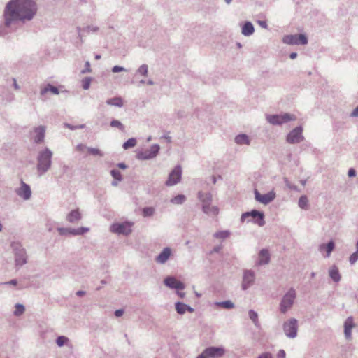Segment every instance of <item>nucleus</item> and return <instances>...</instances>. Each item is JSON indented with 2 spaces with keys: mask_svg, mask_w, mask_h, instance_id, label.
Returning <instances> with one entry per match:
<instances>
[{
  "mask_svg": "<svg viewBox=\"0 0 358 358\" xmlns=\"http://www.w3.org/2000/svg\"><path fill=\"white\" fill-rule=\"evenodd\" d=\"M276 196L274 191H271L265 194H261L257 189L255 190V198L261 203L267 205L273 201Z\"/></svg>",
  "mask_w": 358,
  "mask_h": 358,
  "instance_id": "17",
  "label": "nucleus"
},
{
  "mask_svg": "<svg viewBox=\"0 0 358 358\" xmlns=\"http://www.w3.org/2000/svg\"><path fill=\"white\" fill-rule=\"evenodd\" d=\"M69 341V338L64 336H59L56 339V343L59 347H62Z\"/></svg>",
  "mask_w": 358,
  "mask_h": 358,
  "instance_id": "43",
  "label": "nucleus"
},
{
  "mask_svg": "<svg viewBox=\"0 0 358 358\" xmlns=\"http://www.w3.org/2000/svg\"><path fill=\"white\" fill-rule=\"evenodd\" d=\"M255 273L251 269H245L243 271V280L241 282V289L244 291L249 289L255 283Z\"/></svg>",
  "mask_w": 358,
  "mask_h": 358,
  "instance_id": "10",
  "label": "nucleus"
},
{
  "mask_svg": "<svg viewBox=\"0 0 358 358\" xmlns=\"http://www.w3.org/2000/svg\"><path fill=\"white\" fill-rule=\"evenodd\" d=\"M283 331L289 338H295L298 332V321L295 318H291L282 324Z\"/></svg>",
  "mask_w": 358,
  "mask_h": 358,
  "instance_id": "7",
  "label": "nucleus"
},
{
  "mask_svg": "<svg viewBox=\"0 0 358 358\" xmlns=\"http://www.w3.org/2000/svg\"><path fill=\"white\" fill-rule=\"evenodd\" d=\"M285 351L284 350H280L277 354L278 358H285Z\"/></svg>",
  "mask_w": 358,
  "mask_h": 358,
  "instance_id": "55",
  "label": "nucleus"
},
{
  "mask_svg": "<svg viewBox=\"0 0 358 358\" xmlns=\"http://www.w3.org/2000/svg\"><path fill=\"white\" fill-rule=\"evenodd\" d=\"M92 71V69L90 68V63L89 61L85 62V69L81 71V73L83 74L90 73Z\"/></svg>",
  "mask_w": 358,
  "mask_h": 358,
  "instance_id": "50",
  "label": "nucleus"
},
{
  "mask_svg": "<svg viewBox=\"0 0 358 358\" xmlns=\"http://www.w3.org/2000/svg\"><path fill=\"white\" fill-rule=\"evenodd\" d=\"M52 152L48 148H45L38 152L36 165L38 176H42L50 169L52 164Z\"/></svg>",
  "mask_w": 358,
  "mask_h": 358,
  "instance_id": "2",
  "label": "nucleus"
},
{
  "mask_svg": "<svg viewBox=\"0 0 358 358\" xmlns=\"http://www.w3.org/2000/svg\"><path fill=\"white\" fill-rule=\"evenodd\" d=\"M335 248V243L334 241L331 240L327 244H321L319 246L320 251L325 250L327 251V257H329Z\"/></svg>",
  "mask_w": 358,
  "mask_h": 358,
  "instance_id": "28",
  "label": "nucleus"
},
{
  "mask_svg": "<svg viewBox=\"0 0 358 358\" xmlns=\"http://www.w3.org/2000/svg\"><path fill=\"white\" fill-rule=\"evenodd\" d=\"M298 205L302 209H307L308 206V197L305 195L301 196L299 199Z\"/></svg>",
  "mask_w": 358,
  "mask_h": 358,
  "instance_id": "36",
  "label": "nucleus"
},
{
  "mask_svg": "<svg viewBox=\"0 0 358 358\" xmlns=\"http://www.w3.org/2000/svg\"><path fill=\"white\" fill-rule=\"evenodd\" d=\"M266 120L273 125H281L290 121L296 120V117L294 115L289 113L267 115Z\"/></svg>",
  "mask_w": 358,
  "mask_h": 358,
  "instance_id": "6",
  "label": "nucleus"
},
{
  "mask_svg": "<svg viewBox=\"0 0 358 358\" xmlns=\"http://www.w3.org/2000/svg\"><path fill=\"white\" fill-rule=\"evenodd\" d=\"M11 248L14 252L15 264L17 267H21L27 262V255L25 249L20 243H13Z\"/></svg>",
  "mask_w": 358,
  "mask_h": 358,
  "instance_id": "3",
  "label": "nucleus"
},
{
  "mask_svg": "<svg viewBox=\"0 0 358 358\" xmlns=\"http://www.w3.org/2000/svg\"><path fill=\"white\" fill-rule=\"evenodd\" d=\"M215 306L222 307L225 309H231L234 307V303L231 301H224L220 302H215Z\"/></svg>",
  "mask_w": 358,
  "mask_h": 358,
  "instance_id": "33",
  "label": "nucleus"
},
{
  "mask_svg": "<svg viewBox=\"0 0 358 358\" xmlns=\"http://www.w3.org/2000/svg\"><path fill=\"white\" fill-rule=\"evenodd\" d=\"M164 285L171 288L177 290H182L185 288V284L178 280L174 277L168 276L164 280Z\"/></svg>",
  "mask_w": 358,
  "mask_h": 358,
  "instance_id": "18",
  "label": "nucleus"
},
{
  "mask_svg": "<svg viewBox=\"0 0 358 358\" xmlns=\"http://www.w3.org/2000/svg\"><path fill=\"white\" fill-rule=\"evenodd\" d=\"M110 174L115 180H117L118 181H121L122 180L120 171L117 169H112L110 171Z\"/></svg>",
  "mask_w": 358,
  "mask_h": 358,
  "instance_id": "44",
  "label": "nucleus"
},
{
  "mask_svg": "<svg viewBox=\"0 0 358 358\" xmlns=\"http://www.w3.org/2000/svg\"><path fill=\"white\" fill-rule=\"evenodd\" d=\"M137 73L146 76L148 72V66L147 64L141 65L136 71Z\"/></svg>",
  "mask_w": 358,
  "mask_h": 358,
  "instance_id": "42",
  "label": "nucleus"
},
{
  "mask_svg": "<svg viewBox=\"0 0 358 358\" xmlns=\"http://www.w3.org/2000/svg\"><path fill=\"white\" fill-rule=\"evenodd\" d=\"M357 174V172L355 171V169H354L353 168H350L349 170H348V175L349 177H355Z\"/></svg>",
  "mask_w": 358,
  "mask_h": 358,
  "instance_id": "54",
  "label": "nucleus"
},
{
  "mask_svg": "<svg viewBox=\"0 0 358 358\" xmlns=\"http://www.w3.org/2000/svg\"><path fill=\"white\" fill-rule=\"evenodd\" d=\"M225 353L226 350L222 346H210L204 349L197 358H222Z\"/></svg>",
  "mask_w": 358,
  "mask_h": 358,
  "instance_id": "5",
  "label": "nucleus"
},
{
  "mask_svg": "<svg viewBox=\"0 0 358 358\" xmlns=\"http://www.w3.org/2000/svg\"><path fill=\"white\" fill-rule=\"evenodd\" d=\"M25 310V308L22 304L17 303L15 305V310L14 311V315L15 316H20L24 313Z\"/></svg>",
  "mask_w": 358,
  "mask_h": 358,
  "instance_id": "41",
  "label": "nucleus"
},
{
  "mask_svg": "<svg viewBox=\"0 0 358 358\" xmlns=\"http://www.w3.org/2000/svg\"><path fill=\"white\" fill-rule=\"evenodd\" d=\"M186 200V197L183 194H178L171 199V202L173 204H182Z\"/></svg>",
  "mask_w": 358,
  "mask_h": 358,
  "instance_id": "35",
  "label": "nucleus"
},
{
  "mask_svg": "<svg viewBox=\"0 0 358 358\" xmlns=\"http://www.w3.org/2000/svg\"><path fill=\"white\" fill-rule=\"evenodd\" d=\"M271 260V255L268 250L262 249L258 254L257 260L255 263L256 266H262L269 264Z\"/></svg>",
  "mask_w": 358,
  "mask_h": 358,
  "instance_id": "19",
  "label": "nucleus"
},
{
  "mask_svg": "<svg viewBox=\"0 0 358 358\" xmlns=\"http://www.w3.org/2000/svg\"><path fill=\"white\" fill-rule=\"evenodd\" d=\"M87 147L86 145H83V144H81V143H80V144L77 145V146H76V150H78V151H83V149H87Z\"/></svg>",
  "mask_w": 358,
  "mask_h": 358,
  "instance_id": "58",
  "label": "nucleus"
},
{
  "mask_svg": "<svg viewBox=\"0 0 358 358\" xmlns=\"http://www.w3.org/2000/svg\"><path fill=\"white\" fill-rule=\"evenodd\" d=\"M121 71H127V69L122 66H114L113 68H112V72L113 73H118V72H121Z\"/></svg>",
  "mask_w": 358,
  "mask_h": 358,
  "instance_id": "51",
  "label": "nucleus"
},
{
  "mask_svg": "<svg viewBox=\"0 0 358 358\" xmlns=\"http://www.w3.org/2000/svg\"><path fill=\"white\" fill-rule=\"evenodd\" d=\"M220 249H221V247H220V246H216V247H215V248H213V251H212V252H220Z\"/></svg>",
  "mask_w": 358,
  "mask_h": 358,
  "instance_id": "64",
  "label": "nucleus"
},
{
  "mask_svg": "<svg viewBox=\"0 0 358 358\" xmlns=\"http://www.w3.org/2000/svg\"><path fill=\"white\" fill-rule=\"evenodd\" d=\"M155 210L152 207H145L143 209V215L144 217H150L154 214Z\"/></svg>",
  "mask_w": 358,
  "mask_h": 358,
  "instance_id": "45",
  "label": "nucleus"
},
{
  "mask_svg": "<svg viewBox=\"0 0 358 358\" xmlns=\"http://www.w3.org/2000/svg\"><path fill=\"white\" fill-rule=\"evenodd\" d=\"M171 253H172L171 249L169 247H166L155 257V260L157 264H164L170 258Z\"/></svg>",
  "mask_w": 358,
  "mask_h": 358,
  "instance_id": "20",
  "label": "nucleus"
},
{
  "mask_svg": "<svg viewBox=\"0 0 358 358\" xmlns=\"http://www.w3.org/2000/svg\"><path fill=\"white\" fill-rule=\"evenodd\" d=\"M117 167H119L120 169H125L127 168V166L123 162L118 163L117 164Z\"/></svg>",
  "mask_w": 358,
  "mask_h": 358,
  "instance_id": "60",
  "label": "nucleus"
},
{
  "mask_svg": "<svg viewBox=\"0 0 358 358\" xmlns=\"http://www.w3.org/2000/svg\"><path fill=\"white\" fill-rule=\"evenodd\" d=\"M59 234L61 236H66V235H73V236H79L83 235L86 232L90 231L88 227H82L78 229H71V228H63L59 227L57 229Z\"/></svg>",
  "mask_w": 358,
  "mask_h": 358,
  "instance_id": "15",
  "label": "nucleus"
},
{
  "mask_svg": "<svg viewBox=\"0 0 358 358\" xmlns=\"http://www.w3.org/2000/svg\"><path fill=\"white\" fill-rule=\"evenodd\" d=\"M83 31L86 32L87 34H89L91 31L96 33L99 30V28L97 26L91 25V26H87V27L83 28Z\"/></svg>",
  "mask_w": 358,
  "mask_h": 358,
  "instance_id": "47",
  "label": "nucleus"
},
{
  "mask_svg": "<svg viewBox=\"0 0 358 358\" xmlns=\"http://www.w3.org/2000/svg\"><path fill=\"white\" fill-rule=\"evenodd\" d=\"M186 311H188L192 313L194 311V309L192 307L189 306V305L186 304Z\"/></svg>",
  "mask_w": 358,
  "mask_h": 358,
  "instance_id": "61",
  "label": "nucleus"
},
{
  "mask_svg": "<svg viewBox=\"0 0 358 358\" xmlns=\"http://www.w3.org/2000/svg\"><path fill=\"white\" fill-rule=\"evenodd\" d=\"M257 358H273L271 353L269 352H266L260 354Z\"/></svg>",
  "mask_w": 358,
  "mask_h": 358,
  "instance_id": "52",
  "label": "nucleus"
},
{
  "mask_svg": "<svg viewBox=\"0 0 358 358\" xmlns=\"http://www.w3.org/2000/svg\"><path fill=\"white\" fill-rule=\"evenodd\" d=\"M48 92H50L54 94H59L58 88L51 84H48L43 89L41 90V95H44Z\"/></svg>",
  "mask_w": 358,
  "mask_h": 358,
  "instance_id": "31",
  "label": "nucleus"
},
{
  "mask_svg": "<svg viewBox=\"0 0 358 358\" xmlns=\"http://www.w3.org/2000/svg\"><path fill=\"white\" fill-rule=\"evenodd\" d=\"M197 198L201 202V206L208 205L213 201V195L210 192L199 191L197 193Z\"/></svg>",
  "mask_w": 358,
  "mask_h": 358,
  "instance_id": "22",
  "label": "nucleus"
},
{
  "mask_svg": "<svg viewBox=\"0 0 358 358\" xmlns=\"http://www.w3.org/2000/svg\"><path fill=\"white\" fill-rule=\"evenodd\" d=\"M2 285H17V280L16 279H13L10 281L5 282L1 283Z\"/></svg>",
  "mask_w": 358,
  "mask_h": 358,
  "instance_id": "53",
  "label": "nucleus"
},
{
  "mask_svg": "<svg viewBox=\"0 0 358 358\" xmlns=\"http://www.w3.org/2000/svg\"><path fill=\"white\" fill-rule=\"evenodd\" d=\"M136 145V139L134 138H129L126 142L123 143V148L127 150L131 148H134Z\"/></svg>",
  "mask_w": 358,
  "mask_h": 358,
  "instance_id": "37",
  "label": "nucleus"
},
{
  "mask_svg": "<svg viewBox=\"0 0 358 358\" xmlns=\"http://www.w3.org/2000/svg\"><path fill=\"white\" fill-rule=\"evenodd\" d=\"M259 24L262 27V28H264V29H266L267 28V23L266 21H259L258 22Z\"/></svg>",
  "mask_w": 358,
  "mask_h": 358,
  "instance_id": "59",
  "label": "nucleus"
},
{
  "mask_svg": "<svg viewBox=\"0 0 358 358\" xmlns=\"http://www.w3.org/2000/svg\"><path fill=\"white\" fill-rule=\"evenodd\" d=\"M282 42L288 45H306L308 38L304 34H289L282 38Z\"/></svg>",
  "mask_w": 358,
  "mask_h": 358,
  "instance_id": "8",
  "label": "nucleus"
},
{
  "mask_svg": "<svg viewBox=\"0 0 358 358\" xmlns=\"http://www.w3.org/2000/svg\"><path fill=\"white\" fill-rule=\"evenodd\" d=\"M355 327L353 317H348L344 322V335L346 339L351 338L352 329Z\"/></svg>",
  "mask_w": 358,
  "mask_h": 358,
  "instance_id": "21",
  "label": "nucleus"
},
{
  "mask_svg": "<svg viewBox=\"0 0 358 358\" xmlns=\"http://www.w3.org/2000/svg\"><path fill=\"white\" fill-rule=\"evenodd\" d=\"M175 308L179 315H183L186 312V304L182 302L178 301L175 303Z\"/></svg>",
  "mask_w": 358,
  "mask_h": 358,
  "instance_id": "34",
  "label": "nucleus"
},
{
  "mask_svg": "<svg viewBox=\"0 0 358 358\" xmlns=\"http://www.w3.org/2000/svg\"><path fill=\"white\" fill-rule=\"evenodd\" d=\"M36 136L34 138V141L36 143H41L43 142L45 134V127L44 126H39L34 128Z\"/></svg>",
  "mask_w": 358,
  "mask_h": 358,
  "instance_id": "23",
  "label": "nucleus"
},
{
  "mask_svg": "<svg viewBox=\"0 0 358 358\" xmlns=\"http://www.w3.org/2000/svg\"><path fill=\"white\" fill-rule=\"evenodd\" d=\"M230 235V232L227 230H225V231H217L216 233L214 234L213 236L216 238H219V239H225L227 238H228Z\"/></svg>",
  "mask_w": 358,
  "mask_h": 358,
  "instance_id": "38",
  "label": "nucleus"
},
{
  "mask_svg": "<svg viewBox=\"0 0 358 358\" xmlns=\"http://www.w3.org/2000/svg\"><path fill=\"white\" fill-rule=\"evenodd\" d=\"M350 117H358V106L350 113Z\"/></svg>",
  "mask_w": 358,
  "mask_h": 358,
  "instance_id": "56",
  "label": "nucleus"
},
{
  "mask_svg": "<svg viewBox=\"0 0 358 358\" xmlns=\"http://www.w3.org/2000/svg\"><path fill=\"white\" fill-rule=\"evenodd\" d=\"M37 12V6L33 0H10L5 6L3 12L4 28L0 30V36H5L10 30H16L20 24L31 21Z\"/></svg>",
  "mask_w": 358,
  "mask_h": 358,
  "instance_id": "1",
  "label": "nucleus"
},
{
  "mask_svg": "<svg viewBox=\"0 0 358 358\" xmlns=\"http://www.w3.org/2000/svg\"><path fill=\"white\" fill-rule=\"evenodd\" d=\"M302 131L303 128L301 126L296 127L287 134V141L291 144H295L301 142L303 140Z\"/></svg>",
  "mask_w": 358,
  "mask_h": 358,
  "instance_id": "13",
  "label": "nucleus"
},
{
  "mask_svg": "<svg viewBox=\"0 0 358 358\" xmlns=\"http://www.w3.org/2000/svg\"><path fill=\"white\" fill-rule=\"evenodd\" d=\"M235 143L238 145H248L250 143V140L248 135L245 134H238L235 137Z\"/></svg>",
  "mask_w": 358,
  "mask_h": 358,
  "instance_id": "29",
  "label": "nucleus"
},
{
  "mask_svg": "<svg viewBox=\"0 0 358 358\" xmlns=\"http://www.w3.org/2000/svg\"><path fill=\"white\" fill-rule=\"evenodd\" d=\"M202 211L210 217H215L219 214L220 210L217 206H212L211 203L206 206H201Z\"/></svg>",
  "mask_w": 358,
  "mask_h": 358,
  "instance_id": "24",
  "label": "nucleus"
},
{
  "mask_svg": "<svg viewBox=\"0 0 358 358\" xmlns=\"http://www.w3.org/2000/svg\"><path fill=\"white\" fill-rule=\"evenodd\" d=\"M159 149L160 147L158 144H154L150 149L138 152L136 157L141 160L152 159L157 156Z\"/></svg>",
  "mask_w": 358,
  "mask_h": 358,
  "instance_id": "12",
  "label": "nucleus"
},
{
  "mask_svg": "<svg viewBox=\"0 0 358 358\" xmlns=\"http://www.w3.org/2000/svg\"><path fill=\"white\" fill-rule=\"evenodd\" d=\"M92 78L86 77L82 80V87L84 90H88L90 87Z\"/></svg>",
  "mask_w": 358,
  "mask_h": 358,
  "instance_id": "46",
  "label": "nucleus"
},
{
  "mask_svg": "<svg viewBox=\"0 0 358 358\" xmlns=\"http://www.w3.org/2000/svg\"><path fill=\"white\" fill-rule=\"evenodd\" d=\"M110 230L115 234L127 236L131 232V224L128 222L115 223L110 226Z\"/></svg>",
  "mask_w": 358,
  "mask_h": 358,
  "instance_id": "11",
  "label": "nucleus"
},
{
  "mask_svg": "<svg viewBox=\"0 0 358 358\" xmlns=\"http://www.w3.org/2000/svg\"><path fill=\"white\" fill-rule=\"evenodd\" d=\"M182 169L180 166H176L169 173V178L166 181V185L173 186L178 183L181 180Z\"/></svg>",
  "mask_w": 358,
  "mask_h": 358,
  "instance_id": "14",
  "label": "nucleus"
},
{
  "mask_svg": "<svg viewBox=\"0 0 358 358\" xmlns=\"http://www.w3.org/2000/svg\"><path fill=\"white\" fill-rule=\"evenodd\" d=\"M81 214L78 209L71 210L66 216V220L71 223H76L81 220Z\"/></svg>",
  "mask_w": 358,
  "mask_h": 358,
  "instance_id": "27",
  "label": "nucleus"
},
{
  "mask_svg": "<svg viewBox=\"0 0 358 358\" xmlns=\"http://www.w3.org/2000/svg\"><path fill=\"white\" fill-rule=\"evenodd\" d=\"M255 32V28L252 22L247 21L242 27L241 34L245 36H250Z\"/></svg>",
  "mask_w": 358,
  "mask_h": 358,
  "instance_id": "25",
  "label": "nucleus"
},
{
  "mask_svg": "<svg viewBox=\"0 0 358 358\" xmlns=\"http://www.w3.org/2000/svg\"><path fill=\"white\" fill-rule=\"evenodd\" d=\"M358 260V251L353 252L349 257L350 264H354Z\"/></svg>",
  "mask_w": 358,
  "mask_h": 358,
  "instance_id": "48",
  "label": "nucleus"
},
{
  "mask_svg": "<svg viewBox=\"0 0 358 358\" xmlns=\"http://www.w3.org/2000/svg\"><path fill=\"white\" fill-rule=\"evenodd\" d=\"M248 315H249L250 319L253 322L254 325L258 329L260 328L261 325H260V323L258 320L257 313L253 310H250L248 312Z\"/></svg>",
  "mask_w": 358,
  "mask_h": 358,
  "instance_id": "32",
  "label": "nucleus"
},
{
  "mask_svg": "<svg viewBox=\"0 0 358 358\" xmlns=\"http://www.w3.org/2000/svg\"><path fill=\"white\" fill-rule=\"evenodd\" d=\"M297 57V53L296 52H292L290 55H289V57L290 59H296Z\"/></svg>",
  "mask_w": 358,
  "mask_h": 358,
  "instance_id": "63",
  "label": "nucleus"
},
{
  "mask_svg": "<svg viewBox=\"0 0 358 358\" xmlns=\"http://www.w3.org/2000/svg\"><path fill=\"white\" fill-rule=\"evenodd\" d=\"M15 193L21 199L27 201L31 196V189L29 185L21 180L20 187L15 189Z\"/></svg>",
  "mask_w": 358,
  "mask_h": 358,
  "instance_id": "16",
  "label": "nucleus"
},
{
  "mask_svg": "<svg viewBox=\"0 0 358 358\" xmlns=\"http://www.w3.org/2000/svg\"><path fill=\"white\" fill-rule=\"evenodd\" d=\"M249 217H252L255 220L254 222L260 227H262L265 224L264 214L263 212L259 211L257 210H252L250 212H245L242 214L241 220L242 222H244L245 220Z\"/></svg>",
  "mask_w": 358,
  "mask_h": 358,
  "instance_id": "9",
  "label": "nucleus"
},
{
  "mask_svg": "<svg viewBox=\"0 0 358 358\" xmlns=\"http://www.w3.org/2000/svg\"><path fill=\"white\" fill-rule=\"evenodd\" d=\"M106 103L109 106H113L119 108L122 107L124 104L123 100L120 96L108 99L106 100Z\"/></svg>",
  "mask_w": 358,
  "mask_h": 358,
  "instance_id": "30",
  "label": "nucleus"
},
{
  "mask_svg": "<svg viewBox=\"0 0 358 358\" xmlns=\"http://www.w3.org/2000/svg\"><path fill=\"white\" fill-rule=\"evenodd\" d=\"M284 182L285 183L286 187L289 189L299 191L298 187L296 185L291 184V182L288 180L287 178H284Z\"/></svg>",
  "mask_w": 358,
  "mask_h": 358,
  "instance_id": "49",
  "label": "nucleus"
},
{
  "mask_svg": "<svg viewBox=\"0 0 358 358\" xmlns=\"http://www.w3.org/2000/svg\"><path fill=\"white\" fill-rule=\"evenodd\" d=\"M85 294V292L83 290H79L76 292V295L78 296H83Z\"/></svg>",
  "mask_w": 358,
  "mask_h": 358,
  "instance_id": "62",
  "label": "nucleus"
},
{
  "mask_svg": "<svg viewBox=\"0 0 358 358\" xmlns=\"http://www.w3.org/2000/svg\"><path fill=\"white\" fill-rule=\"evenodd\" d=\"M110 125L112 127L117 128L120 131H124V124L120 121H119L117 120H113L112 121H110Z\"/></svg>",
  "mask_w": 358,
  "mask_h": 358,
  "instance_id": "39",
  "label": "nucleus"
},
{
  "mask_svg": "<svg viewBox=\"0 0 358 358\" xmlns=\"http://www.w3.org/2000/svg\"><path fill=\"white\" fill-rule=\"evenodd\" d=\"M296 296V291L294 288H290L287 292L282 296L280 303V311L285 314L293 306Z\"/></svg>",
  "mask_w": 358,
  "mask_h": 358,
  "instance_id": "4",
  "label": "nucleus"
},
{
  "mask_svg": "<svg viewBox=\"0 0 358 358\" xmlns=\"http://www.w3.org/2000/svg\"><path fill=\"white\" fill-rule=\"evenodd\" d=\"M87 150L88 152L92 155L100 156V157L103 156V153L98 148L88 147V148H87Z\"/></svg>",
  "mask_w": 358,
  "mask_h": 358,
  "instance_id": "40",
  "label": "nucleus"
},
{
  "mask_svg": "<svg viewBox=\"0 0 358 358\" xmlns=\"http://www.w3.org/2000/svg\"><path fill=\"white\" fill-rule=\"evenodd\" d=\"M116 317H121L124 314V310L123 309H118L116 310L114 313Z\"/></svg>",
  "mask_w": 358,
  "mask_h": 358,
  "instance_id": "57",
  "label": "nucleus"
},
{
  "mask_svg": "<svg viewBox=\"0 0 358 358\" xmlns=\"http://www.w3.org/2000/svg\"><path fill=\"white\" fill-rule=\"evenodd\" d=\"M329 275L331 279L335 282H338L341 280V274L338 267L335 265H333L331 267H330L329 270Z\"/></svg>",
  "mask_w": 358,
  "mask_h": 358,
  "instance_id": "26",
  "label": "nucleus"
}]
</instances>
